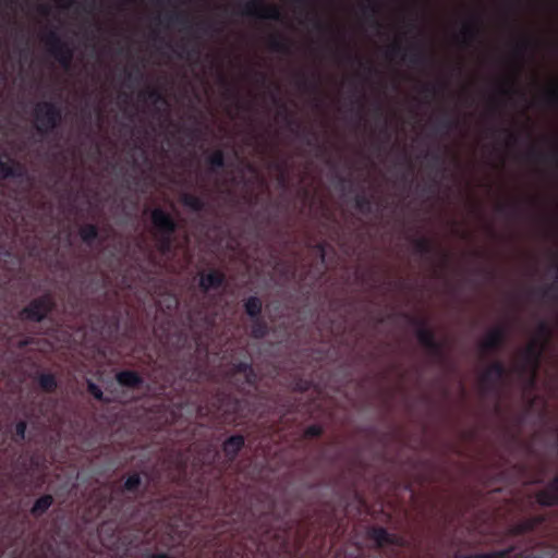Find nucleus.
Instances as JSON below:
<instances>
[{
    "mask_svg": "<svg viewBox=\"0 0 558 558\" xmlns=\"http://www.w3.org/2000/svg\"><path fill=\"white\" fill-rule=\"evenodd\" d=\"M244 403L245 401L243 399L230 392L219 390L211 397L210 401H202L196 405L183 402L174 403L172 417L174 421H179V416L182 415L181 412L186 407L190 415L196 418L214 422L220 416H223V421H235L236 417L244 416Z\"/></svg>",
    "mask_w": 558,
    "mask_h": 558,
    "instance_id": "nucleus-1",
    "label": "nucleus"
},
{
    "mask_svg": "<svg viewBox=\"0 0 558 558\" xmlns=\"http://www.w3.org/2000/svg\"><path fill=\"white\" fill-rule=\"evenodd\" d=\"M150 219L156 231L157 250L162 255L170 254L173 248L174 233L178 230L177 221L169 213L160 207L151 210Z\"/></svg>",
    "mask_w": 558,
    "mask_h": 558,
    "instance_id": "nucleus-2",
    "label": "nucleus"
},
{
    "mask_svg": "<svg viewBox=\"0 0 558 558\" xmlns=\"http://www.w3.org/2000/svg\"><path fill=\"white\" fill-rule=\"evenodd\" d=\"M36 131L45 136L52 133L62 121V109L53 101H39L33 110Z\"/></svg>",
    "mask_w": 558,
    "mask_h": 558,
    "instance_id": "nucleus-3",
    "label": "nucleus"
},
{
    "mask_svg": "<svg viewBox=\"0 0 558 558\" xmlns=\"http://www.w3.org/2000/svg\"><path fill=\"white\" fill-rule=\"evenodd\" d=\"M229 376L236 391L243 396H250L257 388L258 375L250 361L232 363Z\"/></svg>",
    "mask_w": 558,
    "mask_h": 558,
    "instance_id": "nucleus-4",
    "label": "nucleus"
},
{
    "mask_svg": "<svg viewBox=\"0 0 558 558\" xmlns=\"http://www.w3.org/2000/svg\"><path fill=\"white\" fill-rule=\"evenodd\" d=\"M409 323L416 328V338L420 344L436 360L445 359V342L436 339L435 331L428 327L425 318L408 316Z\"/></svg>",
    "mask_w": 558,
    "mask_h": 558,
    "instance_id": "nucleus-5",
    "label": "nucleus"
},
{
    "mask_svg": "<svg viewBox=\"0 0 558 558\" xmlns=\"http://www.w3.org/2000/svg\"><path fill=\"white\" fill-rule=\"evenodd\" d=\"M544 350L545 347L542 342L532 340L521 353V363L515 366V371L519 375H530L529 385L531 387L535 385Z\"/></svg>",
    "mask_w": 558,
    "mask_h": 558,
    "instance_id": "nucleus-6",
    "label": "nucleus"
},
{
    "mask_svg": "<svg viewBox=\"0 0 558 558\" xmlns=\"http://www.w3.org/2000/svg\"><path fill=\"white\" fill-rule=\"evenodd\" d=\"M56 306L57 303L52 294L45 293L29 301V303L20 311L19 317L23 322L41 323L56 310Z\"/></svg>",
    "mask_w": 558,
    "mask_h": 558,
    "instance_id": "nucleus-7",
    "label": "nucleus"
},
{
    "mask_svg": "<svg viewBox=\"0 0 558 558\" xmlns=\"http://www.w3.org/2000/svg\"><path fill=\"white\" fill-rule=\"evenodd\" d=\"M279 520V515L275 512L274 507H271L268 511L262 513L258 519L255 522V533L258 534L260 537V542L267 541L269 538H276V541L281 544L282 546H286L287 541V534L290 530V526L287 522H282L284 525L282 530L276 531L271 521Z\"/></svg>",
    "mask_w": 558,
    "mask_h": 558,
    "instance_id": "nucleus-8",
    "label": "nucleus"
},
{
    "mask_svg": "<svg viewBox=\"0 0 558 558\" xmlns=\"http://www.w3.org/2000/svg\"><path fill=\"white\" fill-rule=\"evenodd\" d=\"M47 51L53 57L61 66L68 69L73 60L74 50L71 45L63 40L56 31H49L43 37Z\"/></svg>",
    "mask_w": 558,
    "mask_h": 558,
    "instance_id": "nucleus-9",
    "label": "nucleus"
},
{
    "mask_svg": "<svg viewBox=\"0 0 558 558\" xmlns=\"http://www.w3.org/2000/svg\"><path fill=\"white\" fill-rule=\"evenodd\" d=\"M389 59L400 58L412 66L425 65L429 58L425 50L418 45L403 47L400 41L392 43L386 51Z\"/></svg>",
    "mask_w": 558,
    "mask_h": 558,
    "instance_id": "nucleus-10",
    "label": "nucleus"
},
{
    "mask_svg": "<svg viewBox=\"0 0 558 558\" xmlns=\"http://www.w3.org/2000/svg\"><path fill=\"white\" fill-rule=\"evenodd\" d=\"M508 377V369L501 361L493 362L481 375L480 386L484 395L497 392Z\"/></svg>",
    "mask_w": 558,
    "mask_h": 558,
    "instance_id": "nucleus-11",
    "label": "nucleus"
},
{
    "mask_svg": "<svg viewBox=\"0 0 558 558\" xmlns=\"http://www.w3.org/2000/svg\"><path fill=\"white\" fill-rule=\"evenodd\" d=\"M241 14L250 17L281 21L280 9L275 4H265L258 0H251L243 4Z\"/></svg>",
    "mask_w": 558,
    "mask_h": 558,
    "instance_id": "nucleus-12",
    "label": "nucleus"
},
{
    "mask_svg": "<svg viewBox=\"0 0 558 558\" xmlns=\"http://www.w3.org/2000/svg\"><path fill=\"white\" fill-rule=\"evenodd\" d=\"M367 536L375 542V545L378 549L383 548L386 545H393L397 547H402L405 544L403 537L389 533L383 526H372L367 531Z\"/></svg>",
    "mask_w": 558,
    "mask_h": 558,
    "instance_id": "nucleus-13",
    "label": "nucleus"
},
{
    "mask_svg": "<svg viewBox=\"0 0 558 558\" xmlns=\"http://www.w3.org/2000/svg\"><path fill=\"white\" fill-rule=\"evenodd\" d=\"M226 282V275L219 269L201 272L198 288L203 293L221 288Z\"/></svg>",
    "mask_w": 558,
    "mask_h": 558,
    "instance_id": "nucleus-14",
    "label": "nucleus"
},
{
    "mask_svg": "<svg viewBox=\"0 0 558 558\" xmlns=\"http://www.w3.org/2000/svg\"><path fill=\"white\" fill-rule=\"evenodd\" d=\"M507 339V330L504 327L492 329L481 343V350L484 353L496 352L500 350Z\"/></svg>",
    "mask_w": 558,
    "mask_h": 558,
    "instance_id": "nucleus-15",
    "label": "nucleus"
},
{
    "mask_svg": "<svg viewBox=\"0 0 558 558\" xmlns=\"http://www.w3.org/2000/svg\"><path fill=\"white\" fill-rule=\"evenodd\" d=\"M245 446V437L241 434H235L228 437L222 442V451L228 462L232 463L238 458V454Z\"/></svg>",
    "mask_w": 558,
    "mask_h": 558,
    "instance_id": "nucleus-16",
    "label": "nucleus"
},
{
    "mask_svg": "<svg viewBox=\"0 0 558 558\" xmlns=\"http://www.w3.org/2000/svg\"><path fill=\"white\" fill-rule=\"evenodd\" d=\"M547 521L546 515L537 514L530 518H525L511 526V533L515 536H520L526 533L534 532L539 525Z\"/></svg>",
    "mask_w": 558,
    "mask_h": 558,
    "instance_id": "nucleus-17",
    "label": "nucleus"
},
{
    "mask_svg": "<svg viewBox=\"0 0 558 558\" xmlns=\"http://www.w3.org/2000/svg\"><path fill=\"white\" fill-rule=\"evenodd\" d=\"M461 37L464 46L477 41L481 37V22L477 16L463 23L461 28Z\"/></svg>",
    "mask_w": 558,
    "mask_h": 558,
    "instance_id": "nucleus-18",
    "label": "nucleus"
},
{
    "mask_svg": "<svg viewBox=\"0 0 558 558\" xmlns=\"http://www.w3.org/2000/svg\"><path fill=\"white\" fill-rule=\"evenodd\" d=\"M117 383L124 388L141 389L144 385V378L141 374L132 369H123L116 374Z\"/></svg>",
    "mask_w": 558,
    "mask_h": 558,
    "instance_id": "nucleus-19",
    "label": "nucleus"
},
{
    "mask_svg": "<svg viewBox=\"0 0 558 558\" xmlns=\"http://www.w3.org/2000/svg\"><path fill=\"white\" fill-rule=\"evenodd\" d=\"M526 158L529 160L538 161V162H550L558 165V144L554 143V148L550 151H543L536 146H531V148L526 153Z\"/></svg>",
    "mask_w": 558,
    "mask_h": 558,
    "instance_id": "nucleus-20",
    "label": "nucleus"
},
{
    "mask_svg": "<svg viewBox=\"0 0 558 558\" xmlns=\"http://www.w3.org/2000/svg\"><path fill=\"white\" fill-rule=\"evenodd\" d=\"M415 253L422 257L432 258L436 255L437 248L433 241L428 238H415L412 241Z\"/></svg>",
    "mask_w": 558,
    "mask_h": 558,
    "instance_id": "nucleus-21",
    "label": "nucleus"
},
{
    "mask_svg": "<svg viewBox=\"0 0 558 558\" xmlns=\"http://www.w3.org/2000/svg\"><path fill=\"white\" fill-rule=\"evenodd\" d=\"M291 46V40L282 35L275 34L268 38V47L274 52L290 54Z\"/></svg>",
    "mask_w": 558,
    "mask_h": 558,
    "instance_id": "nucleus-22",
    "label": "nucleus"
},
{
    "mask_svg": "<svg viewBox=\"0 0 558 558\" xmlns=\"http://www.w3.org/2000/svg\"><path fill=\"white\" fill-rule=\"evenodd\" d=\"M138 99L143 102H150L153 105H167V99L162 92L156 87H147L138 93Z\"/></svg>",
    "mask_w": 558,
    "mask_h": 558,
    "instance_id": "nucleus-23",
    "label": "nucleus"
},
{
    "mask_svg": "<svg viewBox=\"0 0 558 558\" xmlns=\"http://www.w3.org/2000/svg\"><path fill=\"white\" fill-rule=\"evenodd\" d=\"M180 202L184 207L191 209L194 213H201L207 207V203L203 197L191 193H183L180 196Z\"/></svg>",
    "mask_w": 558,
    "mask_h": 558,
    "instance_id": "nucleus-24",
    "label": "nucleus"
},
{
    "mask_svg": "<svg viewBox=\"0 0 558 558\" xmlns=\"http://www.w3.org/2000/svg\"><path fill=\"white\" fill-rule=\"evenodd\" d=\"M206 165L208 166V172L216 174L226 166V157L222 149H216L206 158Z\"/></svg>",
    "mask_w": 558,
    "mask_h": 558,
    "instance_id": "nucleus-25",
    "label": "nucleus"
},
{
    "mask_svg": "<svg viewBox=\"0 0 558 558\" xmlns=\"http://www.w3.org/2000/svg\"><path fill=\"white\" fill-rule=\"evenodd\" d=\"M53 502L54 499L50 494L40 496L38 499H36L33 507L31 508V514L35 518L41 517L49 510Z\"/></svg>",
    "mask_w": 558,
    "mask_h": 558,
    "instance_id": "nucleus-26",
    "label": "nucleus"
},
{
    "mask_svg": "<svg viewBox=\"0 0 558 558\" xmlns=\"http://www.w3.org/2000/svg\"><path fill=\"white\" fill-rule=\"evenodd\" d=\"M36 380L39 388L47 393L54 392L58 388L57 377L52 373L38 374Z\"/></svg>",
    "mask_w": 558,
    "mask_h": 558,
    "instance_id": "nucleus-27",
    "label": "nucleus"
},
{
    "mask_svg": "<svg viewBox=\"0 0 558 558\" xmlns=\"http://www.w3.org/2000/svg\"><path fill=\"white\" fill-rule=\"evenodd\" d=\"M251 329L250 335L254 339H263L265 338L269 332V327L267 322L262 317L258 316L256 318H251Z\"/></svg>",
    "mask_w": 558,
    "mask_h": 558,
    "instance_id": "nucleus-28",
    "label": "nucleus"
},
{
    "mask_svg": "<svg viewBox=\"0 0 558 558\" xmlns=\"http://www.w3.org/2000/svg\"><path fill=\"white\" fill-rule=\"evenodd\" d=\"M244 310L245 313L250 316V318H256L262 316L263 311V302L256 295H251L244 301Z\"/></svg>",
    "mask_w": 558,
    "mask_h": 558,
    "instance_id": "nucleus-29",
    "label": "nucleus"
},
{
    "mask_svg": "<svg viewBox=\"0 0 558 558\" xmlns=\"http://www.w3.org/2000/svg\"><path fill=\"white\" fill-rule=\"evenodd\" d=\"M78 233L85 244L92 245L98 239L99 230L96 225L86 223L80 228Z\"/></svg>",
    "mask_w": 558,
    "mask_h": 558,
    "instance_id": "nucleus-30",
    "label": "nucleus"
},
{
    "mask_svg": "<svg viewBox=\"0 0 558 558\" xmlns=\"http://www.w3.org/2000/svg\"><path fill=\"white\" fill-rule=\"evenodd\" d=\"M534 292L538 294L543 300H547L553 304H556L558 302V281L538 288Z\"/></svg>",
    "mask_w": 558,
    "mask_h": 558,
    "instance_id": "nucleus-31",
    "label": "nucleus"
},
{
    "mask_svg": "<svg viewBox=\"0 0 558 558\" xmlns=\"http://www.w3.org/2000/svg\"><path fill=\"white\" fill-rule=\"evenodd\" d=\"M247 512L243 511L240 506H234V510L230 513L228 522L232 521V525L226 529V531L234 532L239 531L245 521Z\"/></svg>",
    "mask_w": 558,
    "mask_h": 558,
    "instance_id": "nucleus-32",
    "label": "nucleus"
},
{
    "mask_svg": "<svg viewBox=\"0 0 558 558\" xmlns=\"http://www.w3.org/2000/svg\"><path fill=\"white\" fill-rule=\"evenodd\" d=\"M354 207L363 215H369L373 211V198L364 193L357 194L354 198Z\"/></svg>",
    "mask_w": 558,
    "mask_h": 558,
    "instance_id": "nucleus-33",
    "label": "nucleus"
},
{
    "mask_svg": "<svg viewBox=\"0 0 558 558\" xmlns=\"http://www.w3.org/2000/svg\"><path fill=\"white\" fill-rule=\"evenodd\" d=\"M535 498L537 504L543 507H554L558 505V497L547 487L537 492Z\"/></svg>",
    "mask_w": 558,
    "mask_h": 558,
    "instance_id": "nucleus-34",
    "label": "nucleus"
},
{
    "mask_svg": "<svg viewBox=\"0 0 558 558\" xmlns=\"http://www.w3.org/2000/svg\"><path fill=\"white\" fill-rule=\"evenodd\" d=\"M361 11L363 15L371 21V24L376 28H380L381 24L377 20V14L379 12L378 4L376 2H368L367 4H363L361 7Z\"/></svg>",
    "mask_w": 558,
    "mask_h": 558,
    "instance_id": "nucleus-35",
    "label": "nucleus"
},
{
    "mask_svg": "<svg viewBox=\"0 0 558 558\" xmlns=\"http://www.w3.org/2000/svg\"><path fill=\"white\" fill-rule=\"evenodd\" d=\"M142 486L141 474L135 472L128 476L123 484V492L136 494Z\"/></svg>",
    "mask_w": 558,
    "mask_h": 558,
    "instance_id": "nucleus-36",
    "label": "nucleus"
},
{
    "mask_svg": "<svg viewBox=\"0 0 558 558\" xmlns=\"http://www.w3.org/2000/svg\"><path fill=\"white\" fill-rule=\"evenodd\" d=\"M536 336L537 337L534 340H538L545 347L553 336L551 327L549 326V324L547 322H545V320L539 322L537 329H536Z\"/></svg>",
    "mask_w": 558,
    "mask_h": 558,
    "instance_id": "nucleus-37",
    "label": "nucleus"
},
{
    "mask_svg": "<svg viewBox=\"0 0 558 558\" xmlns=\"http://www.w3.org/2000/svg\"><path fill=\"white\" fill-rule=\"evenodd\" d=\"M26 421H19L14 426V433L11 436V440L16 445H21L26 438Z\"/></svg>",
    "mask_w": 558,
    "mask_h": 558,
    "instance_id": "nucleus-38",
    "label": "nucleus"
},
{
    "mask_svg": "<svg viewBox=\"0 0 558 558\" xmlns=\"http://www.w3.org/2000/svg\"><path fill=\"white\" fill-rule=\"evenodd\" d=\"M543 102L550 108L558 107V86L556 84L545 90Z\"/></svg>",
    "mask_w": 558,
    "mask_h": 558,
    "instance_id": "nucleus-39",
    "label": "nucleus"
},
{
    "mask_svg": "<svg viewBox=\"0 0 558 558\" xmlns=\"http://www.w3.org/2000/svg\"><path fill=\"white\" fill-rule=\"evenodd\" d=\"M276 269L287 280L293 279L295 277V267L289 262L279 260L277 263Z\"/></svg>",
    "mask_w": 558,
    "mask_h": 558,
    "instance_id": "nucleus-40",
    "label": "nucleus"
},
{
    "mask_svg": "<svg viewBox=\"0 0 558 558\" xmlns=\"http://www.w3.org/2000/svg\"><path fill=\"white\" fill-rule=\"evenodd\" d=\"M167 23L169 25H187L190 23L189 16L183 12H172L166 16Z\"/></svg>",
    "mask_w": 558,
    "mask_h": 558,
    "instance_id": "nucleus-41",
    "label": "nucleus"
},
{
    "mask_svg": "<svg viewBox=\"0 0 558 558\" xmlns=\"http://www.w3.org/2000/svg\"><path fill=\"white\" fill-rule=\"evenodd\" d=\"M458 125H459V120L449 117L447 113L438 122L439 130L445 131V132H448V131L452 130L453 128H457Z\"/></svg>",
    "mask_w": 558,
    "mask_h": 558,
    "instance_id": "nucleus-42",
    "label": "nucleus"
},
{
    "mask_svg": "<svg viewBox=\"0 0 558 558\" xmlns=\"http://www.w3.org/2000/svg\"><path fill=\"white\" fill-rule=\"evenodd\" d=\"M138 533H140V530L136 531V534L134 535V537L132 539H130L128 543H125L123 541L121 547L117 546V548H116L117 554L122 553L123 555H126V553L130 550V548L135 546L141 541Z\"/></svg>",
    "mask_w": 558,
    "mask_h": 558,
    "instance_id": "nucleus-43",
    "label": "nucleus"
},
{
    "mask_svg": "<svg viewBox=\"0 0 558 558\" xmlns=\"http://www.w3.org/2000/svg\"><path fill=\"white\" fill-rule=\"evenodd\" d=\"M87 391L97 400L105 401L104 392L98 385L92 380L86 381Z\"/></svg>",
    "mask_w": 558,
    "mask_h": 558,
    "instance_id": "nucleus-44",
    "label": "nucleus"
},
{
    "mask_svg": "<svg viewBox=\"0 0 558 558\" xmlns=\"http://www.w3.org/2000/svg\"><path fill=\"white\" fill-rule=\"evenodd\" d=\"M534 47V41L529 38L520 39L514 47V51L517 54H522L523 52L532 49Z\"/></svg>",
    "mask_w": 558,
    "mask_h": 558,
    "instance_id": "nucleus-45",
    "label": "nucleus"
},
{
    "mask_svg": "<svg viewBox=\"0 0 558 558\" xmlns=\"http://www.w3.org/2000/svg\"><path fill=\"white\" fill-rule=\"evenodd\" d=\"M324 433V429L318 424H312L307 426L304 430V437L305 438H317L320 437Z\"/></svg>",
    "mask_w": 558,
    "mask_h": 558,
    "instance_id": "nucleus-46",
    "label": "nucleus"
},
{
    "mask_svg": "<svg viewBox=\"0 0 558 558\" xmlns=\"http://www.w3.org/2000/svg\"><path fill=\"white\" fill-rule=\"evenodd\" d=\"M447 88L446 83H439V84H425L422 87V92L427 95H436L439 90H444Z\"/></svg>",
    "mask_w": 558,
    "mask_h": 558,
    "instance_id": "nucleus-47",
    "label": "nucleus"
},
{
    "mask_svg": "<svg viewBox=\"0 0 558 558\" xmlns=\"http://www.w3.org/2000/svg\"><path fill=\"white\" fill-rule=\"evenodd\" d=\"M345 59H347L348 62L357 61L359 64L361 66H363L365 70H367V72L371 73V74L377 72L376 68L373 64H371L369 62L364 63L360 58H357L356 56H353L352 53H347L345 54Z\"/></svg>",
    "mask_w": 558,
    "mask_h": 558,
    "instance_id": "nucleus-48",
    "label": "nucleus"
},
{
    "mask_svg": "<svg viewBox=\"0 0 558 558\" xmlns=\"http://www.w3.org/2000/svg\"><path fill=\"white\" fill-rule=\"evenodd\" d=\"M427 156L430 158V167H438L442 172L446 171V168L444 167L445 158L440 153H433Z\"/></svg>",
    "mask_w": 558,
    "mask_h": 558,
    "instance_id": "nucleus-49",
    "label": "nucleus"
},
{
    "mask_svg": "<svg viewBox=\"0 0 558 558\" xmlns=\"http://www.w3.org/2000/svg\"><path fill=\"white\" fill-rule=\"evenodd\" d=\"M497 132L498 133H504V134L507 135V145L508 146H512V145L517 144L518 138H519L517 133L512 132L509 129L494 130V133H497Z\"/></svg>",
    "mask_w": 558,
    "mask_h": 558,
    "instance_id": "nucleus-50",
    "label": "nucleus"
},
{
    "mask_svg": "<svg viewBox=\"0 0 558 558\" xmlns=\"http://www.w3.org/2000/svg\"><path fill=\"white\" fill-rule=\"evenodd\" d=\"M298 85L304 89H307L310 87L316 89L317 87L316 83L311 82L304 73L298 74Z\"/></svg>",
    "mask_w": 558,
    "mask_h": 558,
    "instance_id": "nucleus-51",
    "label": "nucleus"
},
{
    "mask_svg": "<svg viewBox=\"0 0 558 558\" xmlns=\"http://www.w3.org/2000/svg\"><path fill=\"white\" fill-rule=\"evenodd\" d=\"M499 93L502 96H507V97H510L513 94H519L521 97H524V93H522L519 89L514 88L512 85L500 87Z\"/></svg>",
    "mask_w": 558,
    "mask_h": 558,
    "instance_id": "nucleus-52",
    "label": "nucleus"
},
{
    "mask_svg": "<svg viewBox=\"0 0 558 558\" xmlns=\"http://www.w3.org/2000/svg\"><path fill=\"white\" fill-rule=\"evenodd\" d=\"M51 549V545H48L47 548L41 546L38 550H33L27 558H46L47 557V550Z\"/></svg>",
    "mask_w": 558,
    "mask_h": 558,
    "instance_id": "nucleus-53",
    "label": "nucleus"
},
{
    "mask_svg": "<svg viewBox=\"0 0 558 558\" xmlns=\"http://www.w3.org/2000/svg\"><path fill=\"white\" fill-rule=\"evenodd\" d=\"M311 381L310 380H306V379H299L296 383H295V387H294V390L299 391V392H305L310 389L311 387Z\"/></svg>",
    "mask_w": 558,
    "mask_h": 558,
    "instance_id": "nucleus-54",
    "label": "nucleus"
},
{
    "mask_svg": "<svg viewBox=\"0 0 558 558\" xmlns=\"http://www.w3.org/2000/svg\"><path fill=\"white\" fill-rule=\"evenodd\" d=\"M554 495L558 497V474L555 475L546 486Z\"/></svg>",
    "mask_w": 558,
    "mask_h": 558,
    "instance_id": "nucleus-55",
    "label": "nucleus"
},
{
    "mask_svg": "<svg viewBox=\"0 0 558 558\" xmlns=\"http://www.w3.org/2000/svg\"><path fill=\"white\" fill-rule=\"evenodd\" d=\"M304 142L308 146H313L314 143L317 141V134L314 131L307 132V135L304 136Z\"/></svg>",
    "mask_w": 558,
    "mask_h": 558,
    "instance_id": "nucleus-56",
    "label": "nucleus"
},
{
    "mask_svg": "<svg viewBox=\"0 0 558 558\" xmlns=\"http://www.w3.org/2000/svg\"><path fill=\"white\" fill-rule=\"evenodd\" d=\"M313 26L315 29L319 32H324L327 29V26L320 21V19L317 15H314L313 17Z\"/></svg>",
    "mask_w": 558,
    "mask_h": 558,
    "instance_id": "nucleus-57",
    "label": "nucleus"
},
{
    "mask_svg": "<svg viewBox=\"0 0 558 558\" xmlns=\"http://www.w3.org/2000/svg\"><path fill=\"white\" fill-rule=\"evenodd\" d=\"M497 211L500 213V214H506L508 213L509 210H513L515 209V206H510L508 204H499L497 205L496 207Z\"/></svg>",
    "mask_w": 558,
    "mask_h": 558,
    "instance_id": "nucleus-58",
    "label": "nucleus"
},
{
    "mask_svg": "<svg viewBox=\"0 0 558 558\" xmlns=\"http://www.w3.org/2000/svg\"><path fill=\"white\" fill-rule=\"evenodd\" d=\"M275 168L281 172L280 177H279V182L281 184H284L286 183V174H284L283 166L280 163H277V165H275Z\"/></svg>",
    "mask_w": 558,
    "mask_h": 558,
    "instance_id": "nucleus-59",
    "label": "nucleus"
},
{
    "mask_svg": "<svg viewBox=\"0 0 558 558\" xmlns=\"http://www.w3.org/2000/svg\"><path fill=\"white\" fill-rule=\"evenodd\" d=\"M147 558H173L168 553H151L147 555Z\"/></svg>",
    "mask_w": 558,
    "mask_h": 558,
    "instance_id": "nucleus-60",
    "label": "nucleus"
},
{
    "mask_svg": "<svg viewBox=\"0 0 558 558\" xmlns=\"http://www.w3.org/2000/svg\"><path fill=\"white\" fill-rule=\"evenodd\" d=\"M112 537L117 538V539L116 541L112 539V541H109L108 543H105V546H108V547L114 546L118 542L122 541V538H125V535L121 536L120 534H118V535L113 534Z\"/></svg>",
    "mask_w": 558,
    "mask_h": 558,
    "instance_id": "nucleus-61",
    "label": "nucleus"
},
{
    "mask_svg": "<svg viewBox=\"0 0 558 558\" xmlns=\"http://www.w3.org/2000/svg\"><path fill=\"white\" fill-rule=\"evenodd\" d=\"M142 77H143V74H142V72H141L138 69L136 70V75H134V74H133V73H131V72H130V73H128V78H129L130 81H136V82H137V81H140Z\"/></svg>",
    "mask_w": 558,
    "mask_h": 558,
    "instance_id": "nucleus-62",
    "label": "nucleus"
},
{
    "mask_svg": "<svg viewBox=\"0 0 558 558\" xmlns=\"http://www.w3.org/2000/svg\"><path fill=\"white\" fill-rule=\"evenodd\" d=\"M316 248H317V251H318V253H319V255H320L322 260L324 262V259H325V248H326V244H325V243H323V242H322V243H318V244L316 245Z\"/></svg>",
    "mask_w": 558,
    "mask_h": 558,
    "instance_id": "nucleus-63",
    "label": "nucleus"
},
{
    "mask_svg": "<svg viewBox=\"0 0 558 558\" xmlns=\"http://www.w3.org/2000/svg\"><path fill=\"white\" fill-rule=\"evenodd\" d=\"M551 268L555 269V271H556V274L558 276V263L557 262L553 263Z\"/></svg>",
    "mask_w": 558,
    "mask_h": 558,
    "instance_id": "nucleus-64",
    "label": "nucleus"
}]
</instances>
